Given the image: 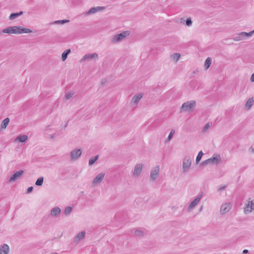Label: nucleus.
Here are the masks:
<instances>
[{
	"mask_svg": "<svg viewBox=\"0 0 254 254\" xmlns=\"http://www.w3.org/2000/svg\"><path fill=\"white\" fill-rule=\"evenodd\" d=\"M129 35L127 31H123L120 34L115 35L111 39V42L112 44H116L122 41L124 38Z\"/></svg>",
	"mask_w": 254,
	"mask_h": 254,
	"instance_id": "1",
	"label": "nucleus"
},
{
	"mask_svg": "<svg viewBox=\"0 0 254 254\" xmlns=\"http://www.w3.org/2000/svg\"><path fill=\"white\" fill-rule=\"evenodd\" d=\"M191 164V160L190 158L188 156H185L183 160L182 173L188 172L190 168Z\"/></svg>",
	"mask_w": 254,
	"mask_h": 254,
	"instance_id": "2",
	"label": "nucleus"
},
{
	"mask_svg": "<svg viewBox=\"0 0 254 254\" xmlns=\"http://www.w3.org/2000/svg\"><path fill=\"white\" fill-rule=\"evenodd\" d=\"M196 102L194 100H191L184 103L181 109L183 111L190 112L193 110L195 106Z\"/></svg>",
	"mask_w": 254,
	"mask_h": 254,
	"instance_id": "3",
	"label": "nucleus"
},
{
	"mask_svg": "<svg viewBox=\"0 0 254 254\" xmlns=\"http://www.w3.org/2000/svg\"><path fill=\"white\" fill-rule=\"evenodd\" d=\"M82 152L80 149H73L70 153V160L72 161L77 160L81 156Z\"/></svg>",
	"mask_w": 254,
	"mask_h": 254,
	"instance_id": "4",
	"label": "nucleus"
},
{
	"mask_svg": "<svg viewBox=\"0 0 254 254\" xmlns=\"http://www.w3.org/2000/svg\"><path fill=\"white\" fill-rule=\"evenodd\" d=\"M160 171L159 166H155L151 171L150 175V180L151 181H155L158 177Z\"/></svg>",
	"mask_w": 254,
	"mask_h": 254,
	"instance_id": "5",
	"label": "nucleus"
},
{
	"mask_svg": "<svg viewBox=\"0 0 254 254\" xmlns=\"http://www.w3.org/2000/svg\"><path fill=\"white\" fill-rule=\"evenodd\" d=\"M202 196V195L201 194H198L196 197L190 202L188 207V210H191L193 209L200 201Z\"/></svg>",
	"mask_w": 254,
	"mask_h": 254,
	"instance_id": "6",
	"label": "nucleus"
},
{
	"mask_svg": "<svg viewBox=\"0 0 254 254\" xmlns=\"http://www.w3.org/2000/svg\"><path fill=\"white\" fill-rule=\"evenodd\" d=\"M105 174L103 173H101L99 174L94 179L92 182V185L93 186H97L102 182L104 178L105 177Z\"/></svg>",
	"mask_w": 254,
	"mask_h": 254,
	"instance_id": "7",
	"label": "nucleus"
},
{
	"mask_svg": "<svg viewBox=\"0 0 254 254\" xmlns=\"http://www.w3.org/2000/svg\"><path fill=\"white\" fill-rule=\"evenodd\" d=\"M98 55L96 53L85 54L81 59L80 62H83L87 60H91L92 59H97Z\"/></svg>",
	"mask_w": 254,
	"mask_h": 254,
	"instance_id": "8",
	"label": "nucleus"
},
{
	"mask_svg": "<svg viewBox=\"0 0 254 254\" xmlns=\"http://www.w3.org/2000/svg\"><path fill=\"white\" fill-rule=\"evenodd\" d=\"M142 167L141 164H137L135 166L132 174L134 177H137L139 176L142 171Z\"/></svg>",
	"mask_w": 254,
	"mask_h": 254,
	"instance_id": "9",
	"label": "nucleus"
},
{
	"mask_svg": "<svg viewBox=\"0 0 254 254\" xmlns=\"http://www.w3.org/2000/svg\"><path fill=\"white\" fill-rule=\"evenodd\" d=\"M231 209V205L230 203H226L222 205L220 208V212L221 214H225L228 212Z\"/></svg>",
	"mask_w": 254,
	"mask_h": 254,
	"instance_id": "10",
	"label": "nucleus"
},
{
	"mask_svg": "<svg viewBox=\"0 0 254 254\" xmlns=\"http://www.w3.org/2000/svg\"><path fill=\"white\" fill-rule=\"evenodd\" d=\"M24 173L23 170H20L14 173L12 176L10 177L9 181L14 182L19 177H20Z\"/></svg>",
	"mask_w": 254,
	"mask_h": 254,
	"instance_id": "11",
	"label": "nucleus"
},
{
	"mask_svg": "<svg viewBox=\"0 0 254 254\" xmlns=\"http://www.w3.org/2000/svg\"><path fill=\"white\" fill-rule=\"evenodd\" d=\"M61 212V209L59 207L52 208L50 212V215L53 217L58 216Z\"/></svg>",
	"mask_w": 254,
	"mask_h": 254,
	"instance_id": "12",
	"label": "nucleus"
},
{
	"mask_svg": "<svg viewBox=\"0 0 254 254\" xmlns=\"http://www.w3.org/2000/svg\"><path fill=\"white\" fill-rule=\"evenodd\" d=\"M9 246L4 244L0 246V254H7L9 252Z\"/></svg>",
	"mask_w": 254,
	"mask_h": 254,
	"instance_id": "13",
	"label": "nucleus"
},
{
	"mask_svg": "<svg viewBox=\"0 0 254 254\" xmlns=\"http://www.w3.org/2000/svg\"><path fill=\"white\" fill-rule=\"evenodd\" d=\"M105 9L104 6H97L91 8L87 12L88 14L95 13L99 11Z\"/></svg>",
	"mask_w": 254,
	"mask_h": 254,
	"instance_id": "14",
	"label": "nucleus"
},
{
	"mask_svg": "<svg viewBox=\"0 0 254 254\" xmlns=\"http://www.w3.org/2000/svg\"><path fill=\"white\" fill-rule=\"evenodd\" d=\"M211 160V162L214 164H217L221 161V157L219 155H214L212 157L209 158Z\"/></svg>",
	"mask_w": 254,
	"mask_h": 254,
	"instance_id": "15",
	"label": "nucleus"
},
{
	"mask_svg": "<svg viewBox=\"0 0 254 254\" xmlns=\"http://www.w3.org/2000/svg\"><path fill=\"white\" fill-rule=\"evenodd\" d=\"M28 139V136L26 135H18L15 139V140L19 141L20 142H25Z\"/></svg>",
	"mask_w": 254,
	"mask_h": 254,
	"instance_id": "16",
	"label": "nucleus"
},
{
	"mask_svg": "<svg viewBox=\"0 0 254 254\" xmlns=\"http://www.w3.org/2000/svg\"><path fill=\"white\" fill-rule=\"evenodd\" d=\"M142 96H143V95L141 93L135 95L132 98V102L135 104H137L138 103V102H139V101L142 97Z\"/></svg>",
	"mask_w": 254,
	"mask_h": 254,
	"instance_id": "17",
	"label": "nucleus"
},
{
	"mask_svg": "<svg viewBox=\"0 0 254 254\" xmlns=\"http://www.w3.org/2000/svg\"><path fill=\"white\" fill-rule=\"evenodd\" d=\"M19 30H18V34H22V33H31L32 32L31 30H30L28 28H24L21 26H19Z\"/></svg>",
	"mask_w": 254,
	"mask_h": 254,
	"instance_id": "18",
	"label": "nucleus"
},
{
	"mask_svg": "<svg viewBox=\"0 0 254 254\" xmlns=\"http://www.w3.org/2000/svg\"><path fill=\"white\" fill-rule=\"evenodd\" d=\"M254 102V100L253 97L250 98L248 100V101H247V102L246 103V107L247 108L248 110L250 109V108L253 106Z\"/></svg>",
	"mask_w": 254,
	"mask_h": 254,
	"instance_id": "19",
	"label": "nucleus"
},
{
	"mask_svg": "<svg viewBox=\"0 0 254 254\" xmlns=\"http://www.w3.org/2000/svg\"><path fill=\"white\" fill-rule=\"evenodd\" d=\"M71 51L70 49H68L66 50H65L62 55V59L63 61H64L67 57V56L68 54L70 53Z\"/></svg>",
	"mask_w": 254,
	"mask_h": 254,
	"instance_id": "20",
	"label": "nucleus"
},
{
	"mask_svg": "<svg viewBox=\"0 0 254 254\" xmlns=\"http://www.w3.org/2000/svg\"><path fill=\"white\" fill-rule=\"evenodd\" d=\"M85 235V231H82L80 233H79L76 237V241L77 242L82 240L84 237Z\"/></svg>",
	"mask_w": 254,
	"mask_h": 254,
	"instance_id": "21",
	"label": "nucleus"
},
{
	"mask_svg": "<svg viewBox=\"0 0 254 254\" xmlns=\"http://www.w3.org/2000/svg\"><path fill=\"white\" fill-rule=\"evenodd\" d=\"M22 13H23L22 11H20L19 12H17V13H12L10 15L9 18L10 20L14 19L16 18V17H17L18 16L21 15Z\"/></svg>",
	"mask_w": 254,
	"mask_h": 254,
	"instance_id": "22",
	"label": "nucleus"
},
{
	"mask_svg": "<svg viewBox=\"0 0 254 254\" xmlns=\"http://www.w3.org/2000/svg\"><path fill=\"white\" fill-rule=\"evenodd\" d=\"M9 122V119L8 118H5L2 122L1 125L2 128H5Z\"/></svg>",
	"mask_w": 254,
	"mask_h": 254,
	"instance_id": "23",
	"label": "nucleus"
},
{
	"mask_svg": "<svg viewBox=\"0 0 254 254\" xmlns=\"http://www.w3.org/2000/svg\"><path fill=\"white\" fill-rule=\"evenodd\" d=\"M44 182V178L43 177H41L38 178L37 181L35 182V185L37 186H41Z\"/></svg>",
	"mask_w": 254,
	"mask_h": 254,
	"instance_id": "24",
	"label": "nucleus"
},
{
	"mask_svg": "<svg viewBox=\"0 0 254 254\" xmlns=\"http://www.w3.org/2000/svg\"><path fill=\"white\" fill-rule=\"evenodd\" d=\"M253 209L252 207L250 205V203H248V204L244 208V212L245 214H247L251 212Z\"/></svg>",
	"mask_w": 254,
	"mask_h": 254,
	"instance_id": "25",
	"label": "nucleus"
},
{
	"mask_svg": "<svg viewBox=\"0 0 254 254\" xmlns=\"http://www.w3.org/2000/svg\"><path fill=\"white\" fill-rule=\"evenodd\" d=\"M72 210V207L71 206L66 207L64 210V213L65 215H68L71 212Z\"/></svg>",
	"mask_w": 254,
	"mask_h": 254,
	"instance_id": "26",
	"label": "nucleus"
},
{
	"mask_svg": "<svg viewBox=\"0 0 254 254\" xmlns=\"http://www.w3.org/2000/svg\"><path fill=\"white\" fill-rule=\"evenodd\" d=\"M12 27H9L3 29L2 32L3 33H7L9 34H12V30H11Z\"/></svg>",
	"mask_w": 254,
	"mask_h": 254,
	"instance_id": "27",
	"label": "nucleus"
},
{
	"mask_svg": "<svg viewBox=\"0 0 254 254\" xmlns=\"http://www.w3.org/2000/svg\"><path fill=\"white\" fill-rule=\"evenodd\" d=\"M254 34V30L249 32V33L245 32H241V35H243L244 38H245V37H246V36H247V37L252 36Z\"/></svg>",
	"mask_w": 254,
	"mask_h": 254,
	"instance_id": "28",
	"label": "nucleus"
},
{
	"mask_svg": "<svg viewBox=\"0 0 254 254\" xmlns=\"http://www.w3.org/2000/svg\"><path fill=\"white\" fill-rule=\"evenodd\" d=\"M211 64V59L210 58H207L205 61V67L208 68Z\"/></svg>",
	"mask_w": 254,
	"mask_h": 254,
	"instance_id": "29",
	"label": "nucleus"
},
{
	"mask_svg": "<svg viewBox=\"0 0 254 254\" xmlns=\"http://www.w3.org/2000/svg\"><path fill=\"white\" fill-rule=\"evenodd\" d=\"M98 158V155H97L90 158L89 160V165H93L95 163V162L97 160Z\"/></svg>",
	"mask_w": 254,
	"mask_h": 254,
	"instance_id": "30",
	"label": "nucleus"
},
{
	"mask_svg": "<svg viewBox=\"0 0 254 254\" xmlns=\"http://www.w3.org/2000/svg\"><path fill=\"white\" fill-rule=\"evenodd\" d=\"M69 21V20H66V19L59 20L55 21L53 22V23L54 24H64L65 23H67Z\"/></svg>",
	"mask_w": 254,
	"mask_h": 254,
	"instance_id": "31",
	"label": "nucleus"
},
{
	"mask_svg": "<svg viewBox=\"0 0 254 254\" xmlns=\"http://www.w3.org/2000/svg\"><path fill=\"white\" fill-rule=\"evenodd\" d=\"M203 154V152L202 151H200L198 152V153L196 156V163H198L200 161Z\"/></svg>",
	"mask_w": 254,
	"mask_h": 254,
	"instance_id": "32",
	"label": "nucleus"
},
{
	"mask_svg": "<svg viewBox=\"0 0 254 254\" xmlns=\"http://www.w3.org/2000/svg\"><path fill=\"white\" fill-rule=\"evenodd\" d=\"M244 39L243 35H241V32L239 35L233 38V40L236 41H239Z\"/></svg>",
	"mask_w": 254,
	"mask_h": 254,
	"instance_id": "33",
	"label": "nucleus"
},
{
	"mask_svg": "<svg viewBox=\"0 0 254 254\" xmlns=\"http://www.w3.org/2000/svg\"><path fill=\"white\" fill-rule=\"evenodd\" d=\"M11 30H12V34H18V30H19V27L17 26H12Z\"/></svg>",
	"mask_w": 254,
	"mask_h": 254,
	"instance_id": "34",
	"label": "nucleus"
},
{
	"mask_svg": "<svg viewBox=\"0 0 254 254\" xmlns=\"http://www.w3.org/2000/svg\"><path fill=\"white\" fill-rule=\"evenodd\" d=\"M73 95V93L72 92H68L66 93L65 95V98L66 99H69Z\"/></svg>",
	"mask_w": 254,
	"mask_h": 254,
	"instance_id": "35",
	"label": "nucleus"
},
{
	"mask_svg": "<svg viewBox=\"0 0 254 254\" xmlns=\"http://www.w3.org/2000/svg\"><path fill=\"white\" fill-rule=\"evenodd\" d=\"M134 234L136 236H141L143 234V231L140 230H137L135 231Z\"/></svg>",
	"mask_w": 254,
	"mask_h": 254,
	"instance_id": "36",
	"label": "nucleus"
},
{
	"mask_svg": "<svg viewBox=\"0 0 254 254\" xmlns=\"http://www.w3.org/2000/svg\"><path fill=\"white\" fill-rule=\"evenodd\" d=\"M175 132V130L174 129H172L171 130V132H170V133L168 136V138H167V140L168 141L170 140L172 138Z\"/></svg>",
	"mask_w": 254,
	"mask_h": 254,
	"instance_id": "37",
	"label": "nucleus"
},
{
	"mask_svg": "<svg viewBox=\"0 0 254 254\" xmlns=\"http://www.w3.org/2000/svg\"><path fill=\"white\" fill-rule=\"evenodd\" d=\"M172 58L177 61L180 58V54L179 53H175L172 55Z\"/></svg>",
	"mask_w": 254,
	"mask_h": 254,
	"instance_id": "38",
	"label": "nucleus"
},
{
	"mask_svg": "<svg viewBox=\"0 0 254 254\" xmlns=\"http://www.w3.org/2000/svg\"><path fill=\"white\" fill-rule=\"evenodd\" d=\"M186 22V25L188 26H190L192 24V21H191L190 18H187Z\"/></svg>",
	"mask_w": 254,
	"mask_h": 254,
	"instance_id": "39",
	"label": "nucleus"
},
{
	"mask_svg": "<svg viewBox=\"0 0 254 254\" xmlns=\"http://www.w3.org/2000/svg\"><path fill=\"white\" fill-rule=\"evenodd\" d=\"M210 127V126H209V124H207L206 125H205V126L203 128V132H204L205 131H206V130L209 128Z\"/></svg>",
	"mask_w": 254,
	"mask_h": 254,
	"instance_id": "40",
	"label": "nucleus"
},
{
	"mask_svg": "<svg viewBox=\"0 0 254 254\" xmlns=\"http://www.w3.org/2000/svg\"><path fill=\"white\" fill-rule=\"evenodd\" d=\"M211 162V160L210 159H207L204 161H203L201 164L202 165H206V164H208V163H210Z\"/></svg>",
	"mask_w": 254,
	"mask_h": 254,
	"instance_id": "41",
	"label": "nucleus"
},
{
	"mask_svg": "<svg viewBox=\"0 0 254 254\" xmlns=\"http://www.w3.org/2000/svg\"><path fill=\"white\" fill-rule=\"evenodd\" d=\"M33 190V187H30L27 189L26 192L27 193H29L32 191Z\"/></svg>",
	"mask_w": 254,
	"mask_h": 254,
	"instance_id": "42",
	"label": "nucleus"
},
{
	"mask_svg": "<svg viewBox=\"0 0 254 254\" xmlns=\"http://www.w3.org/2000/svg\"><path fill=\"white\" fill-rule=\"evenodd\" d=\"M250 205L252 207L253 209H254V199L249 202Z\"/></svg>",
	"mask_w": 254,
	"mask_h": 254,
	"instance_id": "43",
	"label": "nucleus"
},
{
	"mask_svg": "<svg viewBox=\"0 0 254 254\" xmlns=\"http://www.w3.org/2000/svg\"><path fill=\"white\" fill-rule=\"evenodd\" d=\"M226 188V186H221L220 187L219 189H218V191H220L223 190H224Z\"/></svg>",
	"mask_w": 254,
	"mask_h": 254,
	"instance_id": "44",
	"label": "nucleus"
},
{
	"mask_svg": "<svg viewBox=\"0 0 254 254\" xmlns=\"http://www.w3.org/2000/svg\"><path fill=\"white\" fill-rule=\"evenodd\" d=\"M57 136V134L54 133V134H51L50 135V137L51 138V139H53L54 138V137H55L56 136Z\"/></svg>",
	"mask_w": 254,
	"mask_h": 254,
	"instance_id": "45",
	"label": "nucleus"
},
{
	"mask_svg": "<svg viewBox=\"0 0 254 254\" xmlns=\"http://www.w3.org/2000/svg\"><path fill=\"white\" fill-rule=\"evenodd\" d=\"M251 80L252 82H254V73L251 76Z\"/></svg>",
	"mask_w": 254,
	"mask_h": 254,
	"instance_id": "46",
	"label": "nucleus"
},
{
	"mask_svg": "<svg viewBox=\"0 0 254 254\" xmlns=\"http://www.w3.org/2000/svg\"><path fill=\"white\" fill-rule=\"evenodd\" d=\"M249 251L248 250H244L243 252V253L244 254L248 253Z\"/></svg>",
	"mask_w": 254,
	"mask_h": 254,
	"instance_id": "47",
	"label": "nucleus"
},
{
	"mask_svg": "<svg viewBox=\"0 0 254 254\" xmlns=\"http://www.w3.org/2000/svg\"><path fill=\"white\" fill-rule=\"evenodd\" d=\"M105 80H104V79H102V81H101V84H104V83L105 82Z\"/></svg>",
	"mask_w": 254,
	"mask_h": 254,
	"instance_id": "48",
	"label": "nucleus"
},
{
	"mask_svg": "<svg viewBox=\"0 0 254 254\" xmlns=\"http://www.w3.org/2000/svg\"><path fill=\"white\" fill-rule=\"evenodd\" d=\"M253 152H254V148H253Z\"/></svg>",
	"mask_w": 254,
	"mask_h": 254,
	"instance_id": "49",
	"label": "nucleus"
}]
</instances>
